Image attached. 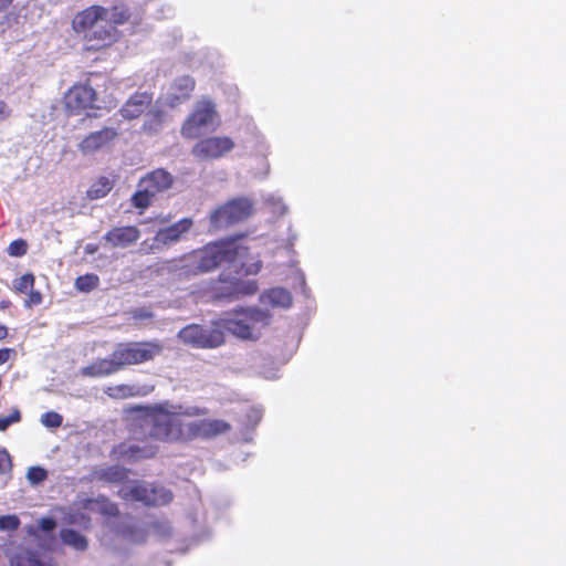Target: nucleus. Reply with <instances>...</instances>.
<instances>
[{"mask_svg": "<svg viewBox=\"0 0 566 566\" xmlns=\"http://www.w3.org/2000/svg\"><path fill=\"white\" fill-rule=\"evenodd\" d=\"M224 263L232 264L237 272L244 275L256 274L262 268L261 260L251 255L248 247L228 239L207 243L200 249L171 259L165 263V269L177 280H189L209 273Z\"/></svg>", "mask_w": 566, "mask_h": 566, "instance_id": "nucleus-1", "label": "nucleus"}, {"mask_svg": "<svg viewBox=\"0 0 566 566\" xmlns=\"http://www.w3.org/2000/svg\"><path fill=\"white\" fill-rule=\"evenodd\" d=\"M164 353V344L159 339L129 340L115 345L108 358H99L82 368L83 376L99 378L118 373L128 366L154 361Z\"/></svg>", "mask_w": 566, "mask_h": 566, "instance_id": "nucleus-2", "label": "nucleus"}, {"mask_svg": "<svg viewBox=\"0 0 566 566\" xmlns=\"http://www.w3.org/2000/svg\"><path fill=\"white\" fill-rule=\"evenodd\" d=\"M271 322V315L262 310L254 307H240L217 319V324L223 331H228L233 336L255 340L260 337L261 328L268 326Z\"/></svg>", "mask_w": 566, "mask_h": 566, "instance_id": "nucleus-3", "label": "nucleus"}, {"mask_svg": "<svg viewBox=\"0 0 566 566\" xmlns=\"http://www.w3.org/2000/svg\"><path fill=\"white\" fill-rule=\"evenodd\" d=\"M155 442H186V426L180 415L157 406L139 422Z\"/></svg>", "mask_w": 566, "mask_h": 566, "instance_id": "nucleus-4", "label": "nucleus"}, {"mask_svg": "<svg viewBox=\"0 0 566 566\" xmlns=\"http://www.w3.org/2000/svg\"><path fill=\"white\" fill-rule=\"evenodd\" d=\"M174 182V176L164 168L147 172L138 182L139 189L130 198L132 206L143 213L153 205L154 198L158 193L169 190Z\"/></svg>", "mask_w": 566, "mask_h": 566, "instance_id": "nucleus-5", "label": "nucleus"}, {"mask_svg": "<svg viewBox=\"0 0 566 566\" xmlns=\"http://www.w3.org/2000/svg\"><path fill=\"white\" fill-rule=\"evenodd\" d=\"M159 451V446L149 438L140 423L134 426L126 441L120 442L114 449L118 459L127 462H139L153 459Z\"/></svg>", "mask_w": 566, "mask_h": 566, "instance_id": "nucleus-6", "label": "nucleus"}, {"mask_svg": "<svg viewBox=\"0 0 566 566\" xmlns=\"http://www.w3.org/2000/svg\"><path fill=\"white\" fill-rule=\"evenodd\" d=\"M178 338L195 348H217L224 344V332L216 319L211 326L189 324L179 331Z\"/></svg>", "mask_w": 566, "mask_h": 566, "instance_id": "nucleus-7", "label": "nucleus"}, {"mask_svg": "<svg viewBox=\"0 0 566 566\" xmlns=\"http://www.w3.org/2000/svg\"><path fill=\"white\" fill-rule=\"evenodd\" d=\"M252 213V201L240 197L217 208L210 216V223L217 229H222L247 220Z\"/></svg>", "mask_w": 566, "mask_h": 566, "instance_id": "nucleus-8", "label": "nucleus"}, {"mask_svg": "<svg viewBox=\"0 0 566 566\" xmlns=\"http://www.w3.org/2000/svg\"><path fill=\"white\" fill-rule=\"evenodd\" d=\"M218 117L216 105L208 98L197 102L195 109L181 125L180 133L187 139L198 138L202 129L211 124Z\"/></svg>", "mask_w": 566, "mask_h": 566, "instance_id": "nucleus-9", "label": "nucleus"}, {"mask_svg": "<svg viewBox=\"0 0 566 566\" xmlns=\"http://www.w3.org/2000/svg\"><path fill=\"white\" fill-rule=\"evenodd\" d=\"M119 496L125 501L142 502L147 506L165 505L172 500L170 491L143 483H136L127 489H122Z\"/></svg>", "mask_w": 566, "mask_h": 566, "instance_id": "nucleus-10", "label": "nucleus"}, {"mask_svg": "<svg viewBox=\"0 0 566 566\" xmlns=\"http://www.w3.org/2000/svg\"><path fill=\"white\" fill-rule=\"evenodd\" d=\"M96 91L86 83H76L64 94L63 102L66 112L71 115H80L95 106Z\"/></svg>", "mask_w": 566, "mask_h": 566, "instance_id": "nucleus-11", "label": "nucleus"}, {"mask_svg": "<svg viewBox=\"0 0 566 566\" xmlns=\"http://www.w3.org/2000/svg\"><path fill=\"white\" fill-rule=\"evenodd\" d=\"M234 146V142L228 136H211L198 140L191 154L199 160H216L230 153Z\"/></svg>", "mask_w": 566, "mask_h": 566, "instance_id": "nucleus-12", "label": "nucleus"}, {"mask_svg": "<svg viewBox=\"0 0 566 566\" xmlns=\"http://www.w3.org/2000/svg\"><path fill=\"white\" fill-rule=\"evenodd\" d=\"M213 300H238L241 295H251L258 291L254 281L244 283L238 279L223 280L222 274L219 276L218 283L212 285Z\"/></svg>", "mask_w": 566, "mask_h": 566, "instance_id": "nucleus-13", "label": "nucleus"}, {"mask_svg": "<svg viewBox=\"0 0 566 566\" xmlns=\"http://www.w3.org/2000/svg\"><path fill=\"white\" fill-rule=\"evenodd\" d=\"M231 426L222 419H201L187 422L186 442L196 439H212L230 431Z\"/></svg>", "mask_w": 566, "mask_h": 566, "instance_id": "nucleus-14", "label": "nucleus"}, {"mask_svg": "<svg viewBox=\"0 0 566 566\" xmlns=\"http://www.w3.org/2000/svg\"><path fill=\"white\" fill-rule=\"evenodd\" d=\"M119 137V132L109 126H105L99 130L92 132L86 135L77 145V149L82 155H94L101 150L111 147Z\"/></svg>", "mask_w": 566, "mask_h": 566, "instance_id": "nucleus-15", "label": "nucleus"}, {"mask_svg": "<svg viewBox=\"0 0 566 566\" xmlns=\"http://www.w3.org/2000/svg\"><path fill=\"white\" fill-rule=\"evenodd\" d=\"M119 39V31L106 20V22L98 23V27L92 29L85 36L86 51H99L116 43Z\"/></svg>", "mask_w": 566, "mask_h": 566, "instance_id": "nucleus-16", "label": "nucleus"}, {"mask_svg": "<svg viewBox=\"0 0 566 566\" xmlns=\"http://www.w3.org/2000/svg\"><path fill=\"white\" fill-rule=\"evenodd\" d=\"M108 19V9L94 4L82 11H78L72 19V29L75 33L82 34L83 38L98 23L106 22Z\"/></svg>", "mask_w": 566, "mask_h": 566, "instance_id": "nucleus-17", "label": "nucleus"}, {"mask_svg": "<svg viewBox=\"0 0 566 566\" xmlns=\"http://www.w3.org/2000/svg\"><path fill=\"white\" fill-rule=\"evenodd\" d=\"M140 235V230L136 226H118L109 229L103 240L113 249H126L135 245Z\"/></svg>", "mask_w": 566, "mask_h": 566, "instance_id": "nucleus-18", "label": "nucleus"}, {"mask_svg": "<svg viewBox=\"0 0 566 566\" xmlns=\"http://www.w3.org/2000/svg\"><path fill=\"white\" fill-rule=\"evenodd\" d=\"M154 95L148 92H135L119 108L123 118L132 120L140 117L153 104Z\"/></svg>", "mask_w": 566, "mask_h": 566, "instance_id": "nucleus-19", "label": "nucleus"}, {"mask_svg": "<svg viewBox=\"0 0 566 566\" xmlns=\"http://www.w3.org/2000/svg\"><path fill=\"white\" fill-rule=\"evenodd\" d=\"M196 81L189 75L177 77L172 85L171 92L167 96V104L170 107H176L181 103L188 101L195 90Z\"/></svg>", "mask_w": 566, "mask_h": 566, "instance_id": "nucleus-20", "label": "nucleus"}, {"mask_svg": "<svg viewBox=\"0 0 566 566\" xmlns=\"http://www.w3.org/2000/svg\"><path fill=\"white\" fill-rule=\"evenodd\" d=\"M192 224L193 222L190 218H184L170 227L160 229L155 235V241L164 245L178 242L182 234L191 229Z\"/></svg>", "mask_w": 566, "mask_h": 566, "instance_id": "nucleus-21", "label": "nucleus"}, {"mask_svg": "<svg viewBox=\"0 0 566 566\" xmlns=\"http://www.w3.org/2000/svg\"><path fill=\"white\" fill-rule=\"evenodd\" d=\"M10 566H54L51 557L43 558L38 551L20 548L10 559Z\"/></svg>", "mask_w": 566, "mask_h": 566, "instance_id": "nucleus-22", "label": "nucleus"}, {"mask_svg": "<svg viewBox=\"0 0 566 566\" xmlns=\"http://www.w3.org/2000/svg\"><path fill=\"white\" fill-rule=\"evenodd\" d=\"M82 507L86 511L97 512L106 517H116L119 515L117 504L104 495H98L95 499L83 500Z\"/></svg>", "mask_w": 566, "mask_h": 566, "instance_id": "nucleus-23", "label": "nucleus"}, {"mask_svg": "<svg viewBox=\"0 0 566 566\" xmlns=\"http://www.w3.org/2000/svg\"><path fill=\"white\" fill-rule=\"evenodd\" d=\"M60 538L63 544L78 552H84L88 547L87 538L78 531L73 528H62L60 531Z\"/></svg>", "mask_w": 566, "mask_h": 566, "instance_id": "nucleus-24", "label": "nucleus"}, {"mask_svg": "<svg viewBox=\"0 0 566 566\" xmlns=\"http://www.w3.org/2000/svg\"><path fill=\"white\" fill-rule=\"evenodd\" d=\"M114 182L106 176H101L95 180L86 191V196L91 200H97L106 197L113 189Z\"/></svg>", "mask_w": 566, "mask_h": 566, "instance_id": "nucleus-25", "label": "nucleus"}, {"mask_svg": "<svg viewBox=\"0 0 566 566\" xmlns=\"http://www.w3.org/2000/svg\"><path fill=\"white\" fill-rule=\"evenodd\" d=\"M98 479L109 483H119L127 479L128 471L119 465H111L98 472Z\"/></svg>", "mask_w": 566, "mask_h": 566, "instance_id": "nucleus-26", "label": "nucleus"}, {"mask_svg": "<svg viewBox=\"0 0 566 566\" xmlns=\"http://www.w3.org/2000/svg\"><path fill=\"white\" fill-rule=\"evenodd\" d=\"M269 301L273 305H280L283 307H287L292 303L291 293L282 287H274L268 291L266 294Z\"/></svg>", "mask_w": 566, "mask_h": 566, "instance_id": "nucleus-27", "label": "nucleus"}, {"mask_svg": "<svg viewBox=\"0 0 566 566\" xmlns=\"http://www.w3.org/2000/svg\"><path fill=\"white\" fill-rule=\"evenodd\" d=\"M12 470V459L4 448H0V489L7 483Z\"/></svg>", "mask_w": 566, "mask_h": 566, "instance_id": "nucleus-28", "label": "nucleus"}, {"mask_svg": "<svg viewBox=\"0 0 566 566\" xmlns=\"http://www.w3.org/2000/svg\"><path fill=\"white\" fill-rule=\"evenodd\" d=\"M99 279L96 274L87 273L75 280V287L81 292H91L97 287Z\"/></svg>", "mask_w": 566, "mask_h": 566, "instance_id": "nucleus-29", "label": "nucleus"}, {"mask_svg": "<svg viewBox=\"0 0 566 566\" xmlns=\"http://www.w3.org/2000/svg\"><path fill=\"white\" fill-rule=\"evenodd\" d=\"M35 284V277L32 273H25L19 279L13 281L12 290L15 293H27L29 290H32Z\"/></svg>", "mask_w": 566, "mask_h": 566, "instance_id": "nucleus-30", "label": "nucleus"}, {"mask_svg": "<svg viewBox=\"0 0 566 566\" xmlns=\"http://www.w3.org/2000/svg\"><path fill=\"white\" fill-rule=\"evenodd\" d=\"M21 419L20 409L18 407L12 408L8 416H0V431H6L11 424L20 422Z\"/></svg>", "mask_w": 566, "mask_h": 566, "instance_id": "nucleus-31", "label": "nucleus"}, {"mask_svg": "<svg viewBox=\"0 0 566 566\" xmlns=\"http://www.w3.org/2000/svg\"><path fill=\"white\" fill-rule=\"evenodd\" d=\"M105 394L108 397L115 398V399L127 398L133 395L132 387L128 385H124V384L107 387L105 389Z\"/></svg>", "mask_w": 566, "mask_h": 566, "instance_id": "nucleus-32", "label": "nucleus"}, {"mask_svg": "<svg viewBox=\"0 0 566 566\" xmlns=\"http://www.w3.org/2000/svg\"><path fill=\"white\" fill-rule=\"evenodd\" d=\"M41 422L48 428H59L63 422V417L55 411H48L42 415Z\"/></svg>", "mask_w": 566, "mask_h": 566, "instance_id": "nucleus-33", "label": "nucleus"}, {"mask_svg": "<svg viewBox=\"0 0 566 566\" xmlns=\"http://www.w3.org/2000/svg\"><path fill=\"white\" fill-rule=\"evenodd\" d=\"M27 478L32 484H39L46 480L48 472L41 467H31L28 470Z\"/></svg>", "mask_w": 566, "mask_h": 566, "instance_id": "nucleus-34", "label": "nucleus"}, {"mask_svg": "<svg viewBox=\"0 0 566 566\" xmlns=\"http://www.w3.org/2000/svg\"><path fill=\"white\" fill-rule=\"evenodd\" d=\"M20 526V520L17 515H1L0 530L1 531H17Z\"/></svg>", "mask_w": 566, "mask_h": 566, "instance_id": "nucleus-35", "label": "nucleus"}, {"mask_svg": "<svg viewBox=\"0 0 566 566\" xmlns=\"http://www.w3.org/2000/svg\"><path fill=\"white\" fill-rule=\"evenodd\" d=\"M28 251V244L23 239L12 241L8 247V253L11 256H22Z\"/></svg>", "mask_w": 566, "mask_h": 566, "instance_id": "nucleus-36", "label": "nucleus"}, {"mask_svg": "<svg viewBox=\"0 0 566 566\" xmlns=\"http://www.w3.org/2000/svg\"><path fill=\"white\" fill-rule=\"evenodd\" d=\"M42 294L41 292L34 290V287H32V290H29L28 291V298H25L24 301V306L25 307H33V306H36V305H40L42 303Z\"/></svg>", "mask_w": 566, "mask_h": 566, "instance_id": "nucleus-37", "label": "nucleus"}, {"mask_svg": "<svg viewBox=\"0 0 566 566\" xmlns=\"http://www.w3.org/2000/svg\"><path fill=\"white\" fill-rule=\"evenodd\" d=\"M38 525L42 532L49 533L56 527V521L52 517H42L39 520Z\"/></svg>", "mask_w": 566, "mask_h": 566, "instance_id": "nucleus-38", "label": "nucleus"}, {"mask_svg": "<svg viewBox=\"0 0 566 566\" xmlns=\"http://www.w3.org/2000/svg\"><path fill=\"white\" fill-rule=\"evenodd\" d=\"M14 355L15 350L13 348H0V365L6 364Z\"/></svg>", "mask_w": 566, "mask_h": 566, "instance_id": "nucleus-39", "label": "nucleus"}, {"mask_svg": "<svg viewBox=\"0 0 566 566\" xmlns=\"http://www.w3.org/2000/svg\"><path fill=\"white\" fill-rule=\"evenodd\" d=\"M206 413H207V409L200 408V407H192L191 409H187L185 412H182V415L189 416V417H199V416H205Z\"/></svg>", "mask_w": 566, "mask_h": 566, "instance_id": "nucleus-40", "label": "nucleus"}, {"mask_svg": "<svg viewBox=\"0 0 566 566\" xmlns=\"http://www.w3.org/2000/svg\"><path fill=\"white\" fill-rule=\"evenodd\" d=\"M10 114H11V109L9 108L7 103L4 101H0V117L7 118L10 116Z\"/></svg>", "mask_w": 566, "mask_h": 566, "instance_id": "nucleus-41", "label": "nucleus"}, {"mask_svg": "<svg viewBox=\"0 0 566 566\" xmlns=\"http://www.w3.org/2000/svg\"><path fill=\"white\" fill-rule=\"evenodd\" d=\"M13 1L14 0H0V12L7 10L13 3Z\"/></svg>", "mask_w": 566, "mask_h": 566, "instance_id": "nucleus-42", "label": "nucleus"}, {"mask_svg": "<svg viewBox=\"0 0 566 566\" xmlns=\"http://www.w3.org/2000/svg\"><path fill=\"white\" fill-rule=\"evenodd\" d=\"M8 333V327L6 325L0 324V340L7 338Z\"/></svg>", "mask_w": 566, "mask_h": 566, "instance_id": "nucleus-43", "label": "nucleus"}, {"mask_svg": "<svg viewBox=\"0 0 566 566\" xmlns=\"http://www.w3.org/2000/svg\"><path fill=\"white\" fill-rule=\"evenodd\" d=\"M11 306V302L9 300L0 301V311H4Z\"/></svg>", "mask_w": 566, "mask_h": 566, "instance_id": "nucleus-44", "label": "nucleus"}, {"mask_svg": "<svg viewBox=\"0 0 566 566\" xmlns=\"http://www.w3.org/2000/svg\"><path fill=\"white\" fill-rule=\"evenodd\" d=\"M85 251L87 253H95L97 251V245L95 244H87L86 248H85Z\"/></svg>", "mask_w": 566, "mask_h": 566, "instance_id": "nucleus-45", "label": "nucleus"}, {"mask_svg": "<svg viewBox=\"0 0 566 566\" xmlns=\"http://www.w3.org/2000/svg\"><path fill=\"white\" fill-rule=\"evenodd\" d=\"M128 18H129V15L127 13H120L119 19H117V22L123 23V22L127 21Z\"/></svg>", "mask_w": 566, "mask_h": 566, "instance_id": "nucleus-46", "label": "nucleus"}]
</instances>
